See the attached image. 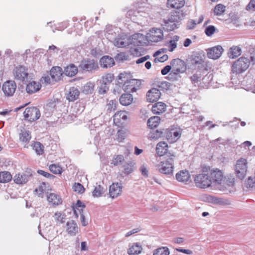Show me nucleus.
<instances>
[{"label": "nucleus", "mask_w": 255, "mask_h": 255, "mask_svg": "<svg viewBox=\"0 0 255 255\" xmlns=\"http://www.w3.org/2000/svg\"><path fill=\"white\" fill-rule=\"evenodd\" d=\"M31 79V78H30L26 87V92L29 94L37 92L41 88V85L39 82L34 81H30Z\"/></svg>", "instance_id": "obj_19"}, {"label": "nucleus", "mask_w": 255, "mask_h": 255, "mask_svg": "<svg viewBox=\"0 0 255 255\" xmlns=\"http://www.w3.org/2000/svg\"><path fill=\"white\" fill-rule=\"evenodd\" d=\"M168 149V145L165 142H159L156 147V154L159 156H162L166 153Z\"/></svg>", "instance_id": "obj_24"}, {"label": "nucleus", "mask_w": 255, "mask_h": 255, "mask_svg": "<svg viewBox=\"0 0 255 255\" xmlns=\"http://www.w3.org/2000/svg\"><path fill=\"white\" fill-rule=\"evenodd\" d=\"M146 35L148 45L152 43L161 41L164 37L162 30L157 28H151Z\"/></svg>", "instance_id": "obj_2"}, {"label": "nucleus", "mask_w": 255, "mask_h": 255, "mask_svg": "<svg viewBox=\"0 0 255 255\" xmlns=\"http://www.w3.org/2000/svg\"><path fill=\"white\" fill-rule=\"evenodd\" d=\"M123 186L121 183H113L109 188L110 196L113 199L120 195L122 192Z\"/></svg>", "instance_id": "obj_14"}, {"label": "nucleus", "mask_w": 255, "mask_h": 255, "mask_svg": "<svg viewBox=\"0 0 255 255\" xmlns=\"http://www.w3.org/2000/svg\"><path fill=\"white\" fill-rule=\"evenodd\" d=\"M216 30V29L214 26L209 25L206 28L205 32L208 36H211L215 33Z\"/></svg>", "instance_id": "obj_57"}, {"label": "nucleus", "mask_w": 255, "mask_h": 255, "mask_svg": "<svg viewBox=\"0 0 255 255\" xmlns=\"http://www.w3.org/2000/svg\"><path fill=\"white\" fill-rule=\"evenodd\" d=\"M246 186L247 188H253L255 187V181L251 177H249L245 183Z\"/></svg>", "instance_id": "obj_59"}, {"label": "nucleus", "mask_w": 255, "mask_h": 255, "mask_svg": "<svg viewBox=\"0 0 255 255\" xmlns=\"http://www.w3.org/2000/svg\"><path fill=\"white\" fill-rule=\"evenodd\" d=\"M130 44L135 46H144L148 45L146 35L141 33H135L129 37Z\"/></svg>", "instance_id": "obj_4"}, {"label": "nucleus", "mask_w": 255, "mask_h": 255, "mask_svg": "<svg viewBox=\"0 0 255 255\" xmlns=\"http://www.w3.org/2000/svg\"><path fill=\"white\" fill-rule=\"evenodd\" d=\"M131 79L130 73L127 72L121 73L118 76V83L120 85L123 86L126 82H128Z\"/></svg>", "instance_id": "obj_34"}, {"label": "nucleus", "mask_w": 255, "mask_h": 255, "mask_svg": "<svg viewBox=\"0 0 255 255\" xmlns=\"http://www.w3.org/2000/svg\"><path fill=\"white\" fill-rule=\"evenodd\" d=\"M15 79L23 83H27L30 79L28 69L22 65L16 66L13 71Z\"/></svg>", "instance_id": "obj_1"}, {"label": "nucleus", "mask_w": 255, "mask_h": 255, "mask_svg": "<svg viewBox=\"0 0 255 255\" xmlns=\"http://www.w3.org/2000/svg\"><path fill=\"white\" fill-rule=\"evenodd\" d=\"M37 173L48 178H53L55 177V176L52 174L42 170H38Z\"/></svg>", "instance_id": "obj_60"}, {"label": "nucleus", "mask_w": 255, "mask_h": 255, "mask_svg": "<svg viewBox=\"0 0 255 255\" xmlns=\"http://www.w3.org/2000/svg\"><path fill=\"white\" fill-rule=\"evenodd\" d=\"M64 72L61 67L54 66L52 68L50 71V75L52 82H58L60 81L63 76Z\"/></svg>", "instance_id": "obj_16"}, {"label": "nucleus", "mask_w": 255, "mask_h": 255, "mask_svg": "<svg viewBox=\"0 0 255 255\" xmlns=\"http://www.w3.org/2000/svg\"><path fill=\"white\" fill-rule=\"evenodd\" d=\"M197 187L200 188H206L211 186L212 180L207 174L202 173L197 175L194 179Z\"/></svg>", "instance_id": "obj_6"}, {"label": "nucleus", "mask_w": 255, "mask_h": 255, "mask_svg": "<svg viewBox=\"0 0 255 255\" xmlns=\"http://www.w3.org/2000/svg\"><path fill=\"white\" fill-rule=\"evenodd\" d=\"M12 175L8 171L0 172V183H7L11 181Z\"/></svg>", "instance_id": "obj_36"}, {"label": "nucleus", "mask_w": 255, "mask_h": 255, "mask_svg": "<svg viewBox=\"0 0 255 255\" xmlns=\"http://www.w3.org/2000/svg\"><path fill=\"white\" fill-rule=\"evenodd\" d=\"M31 137V133L28 130H21L19 133V140L21 142L28 143Z\"/></svg>", "instance_id": "obj_35"}, {"label": "nucleus", "mask_w": 255, "mask_h": 255, "mask_svg": "<svg viewBox=\"0 0 255 255\" xmlns=\"http://www.w3.org/2000/svg\"><path fill=\"white\" fill-rule=\"evenodd\" d=\"M159 171L163 174H169L173 171V160L172 158L168 159L166 161L161 162L158 165Z\"/></svg>", "instance_id": "obj_9"}, {"label": "nucleus", "mask_w": 255, "mask_h": 255, "mask_svg": "<svg viewBox=\"0 0 255 255\" xmlns=\"http://www.w3.org/2000/svg\"><path fill=\"white\" fill-rule=\"evenodd\" d=\"M32 175V174L30 172L18 173L14 176L13 180L17 184H24L28 182Z\"/></svg>", "instance_id": "obj_17"}, {"label": "nucleus", "mask_w": 255, "mask_h": 255, "mask_svg": "<svg viewBox=\"0 0 255 255\" xmlns=\"http://www.w3.org/2000/svg\"><path fill=\"white\" fill-rule=\"evenodd\" d=\"M51 78L49 76H43L40 79L41 82L45 83L46 85L49 84L51 83Z\"/></svg>", "instance_id": "obj_63"}, {"label": "nucleus", "mask_w": 255, "mask_h": 255, "mask_svg": "<svg viewBox=\"0 0 255 255\" xmlns=\"http://www.w3.org/2000/svg\"><path fill=\"white\" fill-rule=\"evenodd\" d=\"M124 173L127 174L131 173L133 171L132 162L126 163L123 165Z\"/></svg>", "instance_id": "obj_55"}, {"label": "nucleus", "mask_w": 255, "mask_h": 255, "mask_svg": "<svg viewBox=\"0 0 255 255\" xmlns=\"http://www.w3.org/2000/svg\"><path fill=\"white\" fill-rule=\"evenodd\" d=\"M141 81L136 79H131L122 86L123 90L128 93H133L140 88Z\"/></svg>", "instance_id": "obj_8"}, {"label": "nucleus", "mask_w": 255, "mask_h": 255, "mask_svg": "<svg viewBox=\"0 0 255 255\" xmlns=\"http://www.w3.org/2000/svg\"><path fill=\"white\" fill-rule=\"evenodd\" d=\"M80 67L85 71L94 72L99 69L98 65H79Z\"/></svg>", "instance_id": "obj_40"}, {"label": "nucleus", "mask_w": 255, "mask_h": 255, "mask_svg": "<svg viewBox=\"0 0 255 255\" xmlns=\"http://www.w3.org/2000/svg\"><path fill=\"white\" fill-rule=\"evenodd\" d=\"M116 100H111L109 103L107 105V111L108 112L111 113L116 110Z\"/></svg>", "instance_id": "obj_56"}, {"label": "nucleus", "mask_w": 255, "mask_h": 255, "mask_svg": "<svg viewBox=\"0 0 255 255\" xmlns=\"http://www.w3.org/2000/svg\"><path fill=\"white\" fill-rule=\"evenodd\" d=\"M161 96L159 90L156 88H153L149 90L146 94L147 100L151 103L157 101Z\"/></svg>", "instance_id": "obj_18"}, {"label": "nucleus", "mask_w": 255, "mask_h": 255, "mask_svg": "<svg viewBox=\"0 0 255 255\" xmlns=\"http://www.w3.org/2000/svg\"><path fill=\"white\" fill-rule=\"evenodd\" d=\"M100 64H115L113 58L109 56H104L100 60Z\"/></svg>", "instance_id": "obj_53"}, {"label": "nucleus", "mask_w": 255, "mask_h": 255, "mask_svg": "<svg viewBox=\"0 0 255 255\" xmlns=\"http://www.w3.org/2000/svg\"><path fill=\"white\" fill-rule=\"evenodd\" d=\"M142 250L139 243H134L128 250V253L129 255H137L139 254Z\"/></svg>", "instance_id": "obj_28"}, {"label": "nucleus", "mask_w": 255, "mask_h": 255, "mask_svg": "<svg viewBox=\"0 0 255 255\" xmlns=\"http://www.w3.org/2000/svg\"><path fill=\"white\" fill-rule=\"evenodd\" d=\"M74 191L78 193H82L85 190L83 186L79 183H75L73 185Z\"/></svg>", "instance_id": "obj_58"}, {"label": "nucleus", "mask_w": 255, "mask_h": 255, "mask_svg": "<svg viewBox=\"0 0 255 255\" xmlns=\"http://www.w3.org/2000/svg\"><path fill=\"white\" fill-rule=\"evenodd\" d=\"M16 85L13 81H7L2 86V91L7 96H11L14 93Z\"/></svg>", "instance_id": "obj_10"}, {"label": "nucleus", "mask_w": 255, "mask_h": 255, "mask_svg": "<svg viewBox=\"0 0 255 255\" xmlns=\"http://www.w3.org/2000/svg\"><path fill=\"white\" fill-rule=\"evenodd\" d=\"M204 17L203 16H201L198 21L197 23L195 22V21L194 20H190L188 21V23L187 24V28L188 29H192L195 28V27L196 26L197 23H201L203 20Z\"/></svg>", "instance_id": "obj_51"}, {"label": "nucleus", "mask_w": 255, "mask_h": 255, "mask_svg": "<svg viewBox=\"0 0 255 255\" xmlns=\"http://www.w3.org/2000/svg\"><path fill=\"white\" fill-rule=\"evenodd\" d=\"M163 135V132L161 130L152 129L148 134L149 138L153 139H157Z\"/></svg>", "instance_id": "obj_42"}, {"label": "nucleus", "mask_w": 255, "mask_h": 255, "mask_svg": "<svg viewBox=\"0 0 255 255\" xmlns=\"http://www.w3.org/2000/svg\"><path fill=\"white\" fill-rule=\"evenodd\" d=\"M169 251L167 247H162L154 251L153 255H169Z\"/></svg>", "instance_id": "obj_46"}, {"label": "nucleus", "mask_w": 255, "mask_h": 255, "mask_svg": "<svg viewBox=\"0 0 255 255\" xmlns=\"http://www.w3.org/2000/svg\"><path fill=\"white\" fill-rule=\"evenodd\" d=\"M33 149L38 155H41L43 153L44 146L39 142H35L33 144Z\"/></svg>", "instance_id": "obj_47"}, {"label": "nucleus", "mask_w": 255, "mask_h": 255, "mask_svg": "<svg viewBox=\"0 0 255 255\" xmlns=\"http://www.w3.org/2000/svg\"><path fill=\"white\" fill-rule=\"evenodd\" d=\"M114 76L113 74L108 73L106 74L105 76H103L102 79H101L100 80L101 81V82H104L109 86V85L114 80Z\"/></svg>", "instance_id": "obj_48"}, {"label": "nucleus", "mask_w": 255, "mask_h": 255, "mask_svg": "<svg viewBox=\"0 0 255 255\" xmlns=\"http://www.w3.org/2000/svg\"><path fill=\"white\" fill-rule=\"evenodd\" d=\"M47 200L50 204L53 206H58L61 204L62 200L60 197L54 193H50L47 196Z\"/></svg>", "instance_id": "obj_25"}, {"label": "nucleus", "mask_w": 255, "mask_h": 255, "mask_svg": "<svg viewBox=\"0 0 255 255\" xmlns=\"http://www.w3.org/2000/svg\"><path fill=\"white\" fill-rule=\"evenodd\" d=\"M115 59L118 63H123L125 61L128 60V56L124 52L118 53L115 57Z\"/></svg>", "instance_id": "obj_49"}, {"label": "nucleus", "mask_w": 255, "mask_h": 255, "mask_svg": "<svg viewBox=\"0 0 255 255\" xmlns=\"http://www.w3.org/2000/svg\"><path fill=\"white\" fill-rule=\"evenodd\" d=\"M94 84L88 82L83 87V92L85 94H91L94 91Z\"/></svg>", "instance_id": "obj_43"}, {"label": "nucleus", "mask_w": 255, "mask_h": 255, "mask_svg": "<svg viewBox=\"0 0 255 255\" xmlns=\"http://www.w3.org/2000/svg\"><path fill=\"white\" fill-rule=\"evenodd\" d=\"M23 115L25 120L32 122L40 117V112L38 108L34 107H28L25 109Z\"/></svg>", "instance_id": "obj_7"}, {"label": "nucleus", "mask_w": 255, "mask_h": 255, "mask_svg": "<svg viewBox=\"0 0 255 255\" xmlns=\"http://www.w3.org/2000/svg\"><path fill=\"white\" fill-rule=\"evenodd\" d=\"M160 119L158 116H153L150 118L147 121V126L151 129L156 128L159 125Z\"/></svg>", "instance_id": "obj_33"}, {"label": "nucleus", "mask_w": 255, "mask_h": 255, "mask_svg": "<svg viewBox=\"0 0 255 255\" xmlns=\"http://www.w3.org/2000/svg\"><path fill=\"white\" fill-rule=\"evenodd\" d=\"M54 219L57 223L63 224L65 221L66 215L61 212H57L54 216Z\"/></svg>", "instance_id": "obj_44"}, {"label": "nucleus", "mask_w": 255, "mask_h": 255, "mask_svg": "<svg viewBox=\"0 0 255 255\" xmlns=\"http://www.w3.org/2000/svg\"><path fill=\"white\" fill-rule=\"evenodd\" d=\"M99 93L100 94H104L109 90V85L100 80L98 83Z\"/></svg>", "instance_id": "obj_41"}, {"label": "nucleus", "mask_w": 255, "mask_h": 255, "mask_svg": "<svg viewBox=\"0 0 255 255\" xmlns=\"http://www.w3.org/2000/svg\"><path fill=\"white\" fill-rule=\"evenodd\" d=\"M104 192V189L101 185L96 186L93 191V196L95 197H100Z\"/></svg>", "instance_id": "obj_50"}, {"label": "nucleus", "mask_w": 255, "mask_h": 255, "mask_svg": "<svg viewBox=\"0 0 255 255\" xmlns=\"http://www.w3.org/2000/svg\"><path fill=\"white\" fill-rule=\"evenodd\" d=\"M226 11V6L223 4L216 5L214 8V14L217 16H220L224 14Z\"/></svg>", "instance_id": "obj_38"}, {"label": "nucleus", "mask_w": 255, "mask_h": 255, "mask_svg": "<svg viewBox=\"0 0 255 255\" xmlns=\"http://www.w3.org/2000/svg\"><path fill=\"white\" fill-rule=\"evenodd\" d=\"M66 231L69 235L75 236L79 233L80 228L74 221L70 220L66 223Z\"/></svg>", "instance_id": "obj_12"}, {"label": "nucleus", "mask_w": 255, "mask_h": 255, "mask_svg": "<svg viewBox=\"0 0 255 255\" xmlns=\"http://www.w3.org/2000/svg\"><path fill=\"white\" fill-rule=\"evenodd\" d=\"M246 9L247 10L255 9V0H251L250 2L247 6Z\"/></svg>", "instance_id": "obj_64"}, {"label": "nucleus", "mask_w": 255, "mask_h": 255, "mask_svg": "<svg viewBox=\"0 0 255 255\" xmlns=\"http://www.w3.org/2000/svg\"><path fill=\"white\" fill-rule=\"evenodd\" d=\"M155 86L157 87L158 89L160 90H167L170 89L171 84L167 82L161 80L159 78H156L154 80V82L153 83Z\"/></svg>", "instance_id": "obj_21"}, {"label": "nucleus", "mask_w": 255, "mask_h": 255, "mask_svg": "<svg viewBox=\"0 0 255 255\" xmlns=\"http://www.w3.org/2000/svg\"><path fill=\"white\" fill-rule=\"evenodd\" d=\"M139 170L141 172V174L144 176L145 177H147L148 175V170L147 168L144 165H142L140 166Z\"/></svg>", "instance_id": "obj_62"}, {"label": "nucleus", "mask_w": 255, "mask_h": 255, "mask_svg": "<svg viewBox=\"0 0 255 255\" xmlns=\"http://www.w3.org/2000/svg\"><path fill=\"white\" fill-rule=\"evenodd\" d=\"M247 171V161L244 158H241L237 161L235 172L237 176L241 180L243 179Z\"/></svg>", "instance_id": "obj_5"}, {"label": "nucleus", "mask_w": 255, "mask_h": 255, "mask_svg": "<svg viewBox=\"0 0 255 255\" xmlns=\"http://www.w3.org/2000/svg\"><path fill=\"white\" fill-rule=\"evenodd\" d=\"M124 161V157L122 155H117L115 158H113L111 164L117 166L122 164Z\"/></svg>", "instance_id": "obj_54"}, {"label": "nucleus", "mask_w": 255, "mask_h": 255, "mask_svg": "<svg viewBox=\"0 0 255 255\" xmlns=\"http://www.w3.org/2000/svg\"><path fill=\"white\" fill-rule=\"evenodd\" d=\"M190 178L189 172L185 171H181L176 173V180L179 182H185L188 181Z\"/></svg>", "instance_id": "obj_32"}, {"label": "nucleus", "mask_w": 255, "mask_h": 255, "mask_svg": "<svg viewBox=\"0 0 255 255\" xmlns=\"http://www.w3.org/2000/svg\"><path fill=\"white\" fill-rule=\"evenodd\" d=\"M79 214L80 215V220L83 226H86L87 225L88 223L86 221V219L85 216L83 214V212H82V209L80 210Z\"/></svg>", "instance_id": "obj_61"}, {"label": "nucleus", "mask_w": 255, "mask_h": 255, "mask_svg": "<svg viewBox=\"0 0 255 255\" xmlns=\"http://www.w3.org/2000/svg\"><path fill=\"white\" fill-rule=\"evenodd\" d=\"M210 65H200L198 67L196 72L190 77L193 84H195L200 81L204 75H207L208 71L211 69Z\"/></svg>", "instance_id": "obj_3"}, {"label": "nucleus", "mask_w": 255, "mask_h": 255, "mask_svg": "<svg viewBox=\"0 0 255 255\" xmlns=\"http://www.w3.org/2000/svg\"><path fill=\"white\" fill-rule=\"evenodd\" d=\"M49 169L51 172L55 174H61L62 170L61 166L55 164L50 165Z\"/></svg>", "instance_id": "obj_52"}, {"label": "nucleus", "mask_w": 255, "mask_h": 255, "mask_svg": "<svg viewBox=\"0 0 255 255\" xmlns=\"http://www.w3.org/2000/svg\"><path fill=\"white\" fill-rule=\"evenodd\" d=\"M162 26L165 31H170L173 30L175 28V15L171 14L167 19H164Z\"/></svg>", "instance_id": "obj_15"}, {"label": "nucleus", "mask_w": 255, "mask_h": 255, "mask_svg": "<svg viewBox=\"0 0 255 255\" xmlns=\"http://www.w3.org/2000/svg\"><path fill=\"white\" fill-rule=\"evenodd\" d=\"M167 140L170 143L175 142V129L171 128L168 129L166 132Z\"/></svg>", "instance_id": "obj_39"}, {"label": "nucleus", "mask_w": 255, "mask_h": 255, "mask_svg": "<svg viewBox=\"0 0 255 255\" xmlns=\"http://www.w3.org/2000/svg\"><path fill=\"white\" fill-rule=\"evenodd\" d=\"M114 44L118 47H124L130 44L129 38L126 36L118 37L114 40Z\"/></svg>", "instance_id": "obj_22"}, {"label": "nucleus", "mask_w": 255, "mask_h": 255, "mask_svg": "<svg viewBox=\"0 0 255 255\" xmlns=\"http://www.w3.org/2000/svg\"><path fill=\"white\" fill-rule=\"evenodd\" d=\"M212 202L214 204H217L222 206H228L231 204L230 200L224 198L218 197H211Z\"/></svg>", "instance_id": "obj_27"}, {"label": "nucleus", "mask_w": 255, "mask_h": 255, "mask_svg": "<svg viewBox=\"0 0 255 255\" xmlns=\"http://www.w3.org/2000/svg\"><path fill=\"white\" fill-rule=\"evenodd\" d=\"M241 54V49L237 46H233L231 47L228 53L229 58L235 59L239 56Z\"/></svg>", "instance_id": "obj_29"}, {"label": "nucleus", "mask_w": 255, "mask_h": 255, "mask_svg": "<svg viewBox=\"0 0 255 255\" xmlns=\"http://www.w3.org/2000/svg\"><path fill=\"white\" fill-rule=\"evenodd\" d=\"M166 105L162 102H157L154 104L151 108L152 113L154 114H160L165 111Z\"/></svg>", "instance_id": "obj_26"}, {"label": "nucleus", "mask_w": 255, "mask_h": 255, "mask_svg": "<svg viewBox=\"0 0 255 255\" xmlns=\"http://www.w3.org/2000/svg\"><path fill=\"white\" fill-rule=\"evenodd\" d=\"M209 177L211 178L212 183L220 184L223 179V175L220 170H214L211 173Z\"/></svg>", "instance_id": "obj_20"}, {"label": "nucleus", "mask_w": 255, "mask_h": 255, "mask_svg": "<svg viewBox=\"0 0 255 255\" xmlns=\"http://www.w3.org/2000/svg\"><path fill=\"white\" fill-rule=\"evenodd\" d=\"M249 68V65H232L233 73L240 74L245 71Z\"/></svg>", "instance_id": "obj_37"}, {"label": "nucleus", "mask_w": 255, "mask_h": 255, "mask_svg": "<svg viewBox=\"0 0 255 255\" xmlns=\"http://www.w3.org/2000/svg\"><path fill=\"white\" fill-rule=\"evenodd\" d=\"M80 95L79 90L74 87L70 88L68 94L67 95V99L69 101L73 102L78 99Z\"/></svg>", "instance_id": "obj_23"}, {"label": "nucleus", "mask_w": 255, "mask_h": 255, "mask_svg": "<svg viewBox=\"0 0 255 255\" xmlns=\"http://www.w3.org/2000/svg\"><path fill=\"white\" fill-rule=\"evenodd\" d=\"M133 100L132 96L130 93L124 94L122 95L120 98V102L123 106H128L130 105Z\"/></svg>", "instance_id": "obj_30"}, {"label": "nucleus", "mask_w": 255, "mask_h": 255, "mask_svg": "<svg viewBox=\"0 0 255 255\" xmlns=\"http://www.w3.org/2000/svg\"><path fill=\"white\" fill-rule=\"evenodd\" d=\"M167 49L166 48H161L156 51L153 54L154 58L153 61L155 63H163L168 59V55L166 54Z\"/></svg>", "instance_id": "obj_11"}, {"label": "nucleus", "mask_w": 255, "mask_h": 255, "mask_svg": "<svg viewBox=\"0 0 255 255\" xmlns=\"http://www.w3.org/2000/svg\"><path fill=\"white\" fill-rule=\"evenodd\" d=\"M223 52V48L220 45L214 46L209 49L207 51L208 57L213 59H218Z\"/></svg>", "instance_id": "obj_13"}, {"label": "nucleus", "mask_w": 255, "mask_h": 255, "mask_svg": "<svg viewBox=\"0 0 255 255\" xmlns=\"http://www.w3.org/2000/svg\"><path fill=\"white\" fill-rule=\"evenodd\" d=\"M86 207V206L84 204H83L80 200H78L75 205L73 206V209L74 211V213L75 216L78 217V213L77 212V210H79V208L84 209ZM82 212L83 211H82Z\"/></svg>", "instance_id": "obj_45"}, {"label": "nucleus", "mask_w": 255, "mask_h": 255, "mask_svg": "<svg viewBox=\"0 0 255 255\" xmlns=\"http://www.w3.org/2000/svg\"><path fill=\"white\" fill-rule=\"evenodd\" d=\"M78 72V68L75 65H68L65 68L64 73L68 76H75Z\"/></svg>", "instance_id": "obj_31"}]
</instances>
